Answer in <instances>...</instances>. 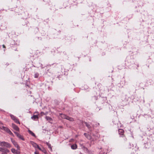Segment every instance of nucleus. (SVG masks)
Segmentation results:
<instances>
[{
	"mask_svg": "<svg viewBox=\"0 0 154 154\" xmlns=\"http://www.w3.org/2000/svg\"><path fill=\"white\" fill-rule=\"evenodd\" d=\"M1 125H3V124L2 122H0V129H3L7 132L9 134L14 136V135L10 130L7 127L4 126L1 127Z\"/></svg>",
	"mask_w": 154,
	"mask_h": 154,
	"instance_id": "nucleus-1",
	"label": "nucleus"
},
{
	"mask_svg": "<svg viewBox=\"0 0 154 154\" xmlns=\"http://www.w3.org/2000/svg\"><path fill=\"white\" fill-rule=\"evenodd\" d=\"M10 116L11 119L13 120L15 123L20 124V122L18 120L15 116L12 114H10Z\"/></svg>",
	"mask_w": 154,
	"mask_h": 154,
	"instance_id": "nucleus-2",
	"label": "nucleus"
},
{
	"mask_svg": "<svg viewBox=\"0 0 154 154\" xmlns=\"http://www.w3.org/2000/svg\"><path fill=\"white\" fill-rule=\"evenodd\" d=\"M11 140L12 142L13 143L15 147H16L17 148V149L20 150V147L17 144V142L12 138H11Z\"/></svg>",
	"mask_w": 154,
	"mask_h": 154,
	"instance_id": "nucleus-3",
	"label": "nucleus"
},
{
	"mask_svg": "<svg viewBox=\"0 0 154 154\" xmlns=\"http://www.w3.org/2000/svg\"><path fill=\"white\" fill-rule=\"evenodd\" d=\"M19 150L17 149L16 150L14 148H12L11 149V152L14 154H20V152L19 151Z\"/></svg>",
	"mask_w": 154,
	"mask_h": 154,
	"instance_id": "nucleus-4",
	"label": "nucleus"
},
{
	"mask_svg": "<svg viewBox=\"0 0 154 154\" xmlns=\"http://www.w3.org/2000/svg\"><path fill=\"white\" fill-rule=\"evenodd\" d=\"M12 127L15 130L18 131H19V128L14 124L12 123Z\"/></svg>",
	"mask_w": 154,
	"mask_h": 154,
	"instance_id": "nucleus-5",
	"label": "nucleus"
},
{
	"mask_svg": "<svg viewBox=\"0 0 154 154\" xmlns=\"http://www.w3.org/2000/svg\"><path fill=\"white\" fill-rule=\"evenodd\" d=\"M32 146L35 148H38V146L35 143H34L33 141L30 142Z\"/></svg>",
	"mask_w": 154,
	"mask_h": 154,
	"instance_id": "nucleus-6",
	"label": "nucleus"
},
{
	"mask_svg": "<svg viewBox=\"0 0 154 154\" xmlns=\"http://www.w3.org/2000/svg\"><path fill=\"white\" fill-rule=\"evenodd\" d=\"M124 132V131L122 129H119V134L122 135L123 134Z\"/></svg>",
	"mask_w": 154,
	"mask_h": 154,
	"instance_id": "nucleus-7",
	"label": "nucleus"
},
{
	"mask_svg": "<svg viewBox=\"0 0 154 154\" xmlns=\"http://www.w3.org/2000/svg\"><path fill=\"white\" fill-rule=\"evenodd\" d=\"M5 147L7 148H10L11 147V145L9 143L6 142Z\"/></svg>",
	"mask_w": 154,
	"mask_h": 154,
	"instance_id": "nucleus-8",
	"label": "nucleus"
},
{
	"mask_svg": "<svg viewBox=\"0 0 154 154\" xmlns=\"http://www.w3.org/2000/svg\"><path fill=\"white\" fill-rule=\"evenodd\" d=\"M66 119L68 120L71 121H72L74 120L71 117H69L66 116Z\"/></svg>",
	"mask_w": 154,
	"mask_h": 154,
	"instance_id": "nucleus-9",
	"label": "nucleus"
},
{
	"mask_svg": "<svg viewBox=\"0 0 154 154\" xmlns=\"http://www.w3.org/2000/svg\"><path fill=\"white\" fill-rule=\"evenodd\" d=\"M38 116L37 115H34L31 117V119L33 120H35L36 119H38Z\"/></svg>",
	"mask_w": 154,
	"mask_h": 154,
	"instance_id": "nucleus-10",
	"label": "nucleus"
},
{
	"mask_svg": "<svg viewBox=\"0 0 154 154\" xmlns=\"http://www.w3.org/2000/svg\"><path fill=\"white\" fill-rule=\"evenodd\" d=\"M6 142L5 141L1 142L0 143V146H5Z\"/></svg>",
	"mask_w": 154,
	"mask_h": 154,
	"instance_id": "nucleus-11",
	"label": "nucleus"
},
{
	"mask_svg": "<svg viewBox=\"0 0 154 154\" xmlns=\"http://www.w3.org/2000/svg\"><path fill=\"white\" fill-rule=\"evenodd\" d=\"M20 139L22 140H24V138H23L22 136L20 134H18L17 136Z\"/></svg>",
	"mask_w": 154,
	"mask_h": 154,
	"instance_id": "nucleus-12",
	"label": "nucleus"
},
{
	"mask_svg": "<svg viewBox=\"0 0 154 154\" xmlns=\"http://www.w3.org/2000/svg\"><path fill=\"white\" fill-rule=\"evenodd\" d=\"M5 151V148H2L1 147H0V152H2V154H4V152Z\"/></svg>",
	"mask_w": 154,
	"mask_h": 154,
	"instance_id": "nucleus-13",
	"label": "nucleus"
},
{
	"mask_svg": "<svg viewBox=\"0 0 154 154\" xmlns=\"http://www.w3.org/2000/svg\"><path fill=\"white\" fill-rule=\"evenodd\" d=\"M60 116L63 119H65L66 116V115L63 114H60Z\"/></svg>",
	"mask_w": 154,
	"mask_h": 154,
	"instance_id": "nucleus-14",
	"label": "nucleus"
},
{
	"mask_svg": "<svg viewBox=\"0 0 154 154\" xmlns=\"http://www.w3.org/2000/svg\"><path fill=\"white\" fill-rule=\"evenodd\" d=\"M71 148L72 149H75L77 148V146L76 144H73L71 146Z\"/></svg>",
	"mask_w": 154,
	"mask_h": 154,
	"instance_id": "nucleus-15",
	"label": "nucleus"
},
{
	"mask_svg": "<svg viewBox=\"0 0 154 154\" xmlns=\"http://www.w3.org/2000/svg\"><path fill=\"white\" fill-rule=\"evenodd\" d=\"M45 118L47 120L49 121V122H50L52 120V119L49 116H46Z\"/></svg>",
	"mask_w": 154,
	"mask_h": 154,
	"instance_id": "nucleus-16",
	"label": "nucleus"
},
{
	"mask_svg": "<svg viewBox=\"0 0 154 154\" xmlns=\"http://www.w3.org/2000/svg\"><path fill=\"white\" fill-rule=\"evenodd\" d=\"M28 132L29 134H31L33 136V137L35 136V134L30 130H28Z\"/></svg>",
	"mask_w": 154,
	"mask_h": 154,
	"instance_id": "nucleus-17",
	"label": "nucleus"
},
{
	"mask_svg": "<svg viewBox=\"0 0 154 154\" xmlns=\"http://www.w3.org/2000/svg\"><path fill=\"white\" fill-rule=\"evenodd\" d=\"M84 135H85V137H86L88 139H89L90 138V136L87 133H84Z\"/></svg>",
	"mask_w": 154,
	"mask_h": 154,
	"instance_id": "nucleus-18",
	"label": "nucleus"
},
{
	"mask_svg": "<svg viewBox=\"0 0 154 154\" xmlns=\"http://www.w3.org/2000/svg\"><path fill=\"white\" fill-rule=\"evenodd\" d=\"M39 150L42 151L45 154H46L47 153L46 150L44 149H41L40 148H39Z\"/></svg>",
	"mask_w": 154,
	"mask_h": 154,
	"instance_id": "nucleus-19",
	"label": "nucleus"
},
{
	"mask_svg": "<svg viewBox=\"0 0 154 154\" xmlns=\"http://www.w3.org/2000/svg\"><path fill=\"white\" fill-rule=\"evenodd\" d=\"M47 146L49 149H50V150L52 151V148L51 146V145L48 143L47 144Z\"/></svg>",
	"mask_w": 154,
	"mask_h": 154,
	"instance_id": "nucleus-20",
	"label": "nucleus"
},
{
	"mask_svg": "<svg viewBox=\"0 0 154 154\" xmlns=\"http://www.w3.org/2000/svg\"><path fill=\"white\" fill-rule=\"evenodd\" d=\"M85 125L88 128H91V126H90V125L88 124L87 122H85Z\"/></svg>",
	"mask_w": 154,
	"mask_h": 154,
	"instance_id": "nucleus-21",
	"label": "nucleus"
},
{
	"mask_svg": "<svg viewBox=\"0 0 154 154\" xmlns=\"http://www.w3.org/2000/svg\"><path fill=\"white\" fill-rule=\"evenodd\" d=\"M9 152V151L8 150L5 148V151L4 152V153L6 152Z\"/></svg>",
	"mask_w": 154,
	"mask_h": 154,
	"instance_id": "nucleus-22",
	"label": "nucleus"
},
{
	"mask_svg": "<svg viewBox=\"0 0 154 154\" xmlns=\"http://www.w3.org/2000/svg\"><path fill=\"white\" fill-rule=\"evenodd\" d=\"M38 74L37 73L35 74V78H38Z\"/></svg>",
	"mask_w": 154,
	"mask_h": 154,
	"instance_id": "nucleus-23",
	"label": "nucleus"
},
{
	"mask_svg": "<svg viewBox=\"0 0 154 154\" xmlns=\"http://www.w3.org/2000/svg\"><path fill=\"white\" fill-rule=\"evenodd\" d=\"M14 133L17 136L18 134H19L17 132H14Z\"/></svg>",
	"mask_w": 154,
	"mask_h": 154,
	"instance_id": "nucleus-24",
	"label": "nucleus"
},
{
	"mask_svg": "<svg viewBox=\"0 0 154 154\" xmlns=\"http://www.w3.org/2000/svg\"><path fill=\"white\" fill-rule=\"evenodd\" d=\"M35 154H38V153L37 152H34Z\"/></svg>",
	"mask_w": 154,
	"mask_h": 154,
	"instance_id": "nucleus-25",
	"label": "nucleus"
},
{
	"mask_svg": "<svg viewBox=\"0 0 154 154\" xmlns=\"http://www.w3.org/2000/svg\"><path fill=\"white\" fill-rule=\"evenodd\" d=\"M3 47L4 48H5V45H3Z\"/></svg>",
	"mask_w": 154,
	"mask_h": 154,
	"instance_id": "nucleus-26",
	"label": "nucleus"
}]
</instances>
